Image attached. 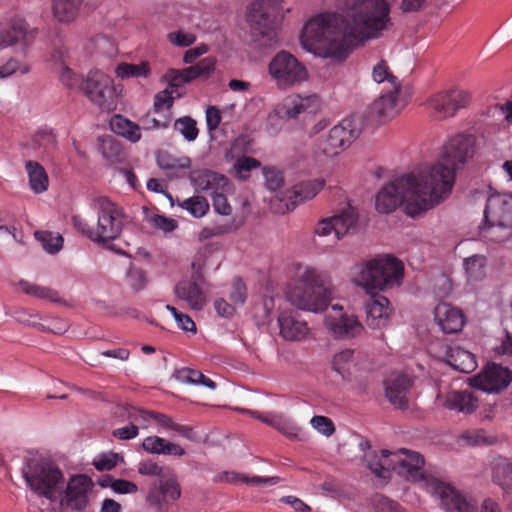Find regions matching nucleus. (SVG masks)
I'll list each match as a JSON object with an SVG mask.
<instances>
[{
	"mask_svg": "<svg viewBox=\"0 0 512 512\" xmlns=\"http://www.w3.org/2000/svg\"><path fill=\"white\" fill-rule=\"evenodd\" d=\"M444 359L453 369L463 373H470L477 367L475 356L459 346H446Z\"/></svg>",
	"mask_w": 512,
	"mask_h": 512,
	"instance_id": "c756f323",
	"label": "nucleus"
},
{
	"mask_svg": "<svg viewBox=\"0 0 512 512\" xmlns=\"http://www.w3.org/2000/svg\"><path fill=\"white\" fill-rule=\"evenodd\" d=\"M424 464V457L418 452L407 449L396 452L382 450L380 459L369 463V468L381 478H389L394 471L408 481L419 483L427 492L440 499L446 512H477V503L473 499L467 498L440 479L426 474Z\"/></svg>",
	"mask_w": 512,
	"mask_h": 512,
	"instance_id": "f03ea898",
	"label": "nucleus"
},
{
	"mask_svg": "<svg viewBox=\"0 0 512 512\" xmlns=\"http://www.w3.org/2000/svg\"><path fill=\"white\" fill-rule=\"evenodd\" d=\"M470 102V95L461 89H450L434 94L429 99V106L439 118L452 117L455 113L466 107Z\"/></svg>",
	"mask_w": 512,
	"mask_h": 512,
	"instance_id": "a211bd4d",
	"label": "nucleus"
},
{
	"mask_svg": "<svg viewBox=\"0 0 512 512\" xmlns=\"http://www.w3.org/2000/svg\"><path fill=\"white\" fill-rule=\"evenodd\" d=\"M100 151L111 164L121 160L123 148L114 138L107 136L101 139Z\"/></svg>",
	"mask_w": 512,
	"mask_h": 512,
	"instance_id": "37998d69",
	"label": "nucleus"
},
{
	"mask_svg": "<svg viewBox=\"0 0 512 512\" xmlns=\"http://www.w3.org/2000/svg\"><path fill=\"white\" fill-rule=\"evenodd\" d=\"M94 208L98 215L95 228L79 215L72 217L73 227L95 243H106L117 239L124 225L125 214L122 207L102 196L95 199Z\"/></svg>",
	"mask_w": 512,
	"mask_h": 512,
	"instance_id": "0eeeda50",
	"label": "nucleus"
},
{
	"mask_svg": "<svg viewBox=\"0 0 512 512\" xmlns=\"http://www.w3.org/2000/svg\"><path fill=\"white\" fill-rule=\"evenodd\" d=\"M464 267L469 281H480L485 276L486 257L473 255L464 260Z\"/></svg>",
	"mask_w": 512,
	"mask_h": 512,
	"instance_id": "a19ab883",
	"label": "nucleus"
},
{
	"mask_svg": "<svg viewBox=\"0 0 512 512\" xmlns=\"http://www.w3.org/2000/svg\"><path fill=\"white\" fill-rule=\"evenodd\" d=\"M93 486V481L85 474L72 476L65 490L60 489V508L63 511H84L89 505Z\"/></svg>",
	"mask_w": 512,
	"mask_h": 512,
	"instance_id": "ddd939ff",
	"label": "nucleus"
},
{
	"mask_svg": "<svg viewBox=\"0 0 512 512\" xmlns=\"http://www.w3.org/2000/svg\"><path fill=\"white\" fill-rule=\"evenodd\" d=\"M312 427L326 437L331 436L335 432V426L332 420L326 416H314L310 420Z\"/></svg>",
	"mask_w": 512,
	"mask_h": 512,
	"instance_id": "6e6d98bb",
	"label": "nucleus"
},
{
	"mask_svg": "<svg viewBox=\"0 0 512 512\" xmlns=\"http://www.w3.org/2000/svg\"><path fill=\"white\" fill-rule=\"evenodd\" d=\"M359 130L352 127L350 120H343L318 140V148L326 156H335L346 149L358 137Z\"/></svg>",
	"mask_w": 512,
	"mask_h": 512,
	"instance_id": "2eb2a0df",
	"label": "nucleus"
},
{
	"mask_svg": "<svg viewBox=\"0 0 512 512\" xmlns=\"http://www.w3.org/2000/svg\"><path fill=\"white\" fill-rule=\"evenodd\" d=\"M158 166L167 172L169 176H180L182 171L191 167V159L187 156L175 158L167 153L158 155Z\"/></svg>",
	"mask_w": 512,
	"mask_h": 512,
	"instance_id": "72a5a7b5",
	"label": "nucleus"
},
{
	"mask_svg": "<svg viewBox=\"0 0 512 512\" xmlns=\"http://www.w3.org/2000/svg\"><path fill=\"white\" fill-rule=\"evenodd\" d=\"M358 221V214L356 210L348 206L343 209L339 214L333 217L320 220L315 226V234L319 237L329 236L334 233V242L340 240L350 230L355 229Z\"/></svg>",
	"mask_w": 512,
	"mask_h": 512,
	"instance_id": "dca6fc26",
	"label": "nucleus"
},
{
	"mask_svg": "<svg viewBox=\"0 0 512 512\" xmlns=\"http://www.w3.org/2000/svg\"><path fill=\"white\" fill-rule=\"evenodd\" d=\"M493 481L504 490L512 489V461L504 457L494 461Z\"/></svg>",
	"mask_w": 512,
	"mask_h": 512,
	"instance_id": "c9c22d12",
	"label": "nucleus"
},
{
	"mask_svg": "<svg viewBox=\"0 0 512 512\" xmlns=\"http://www.w3.org/2000/svg\"><path fill=\"white\" fill-rule=\"evenodd\" d=\"M251 36L261 47H272L278 41L275 9L269 0H255L249 9Z\"/></svg>",
	"mask_w": 512,
	"mask_h": 512,
	"instance_id": "9d476101",
	"label": "nucleus"
},
{
	"mask_svg": "<svg viewBox=\"0 0 512 512\" xmlns=\"http://www.w3.org/2000/svg\"><path fill=\"white\" fill-rule=\"evenodd\" d=\"M111 130L130 142H137L141 139L140 127L122 115H114L110 120Z\"/></svg>",
	"mask_w": 512,
	"mask_h": 512,
	"instance_id": "473e14b6",
	"label": "nucleus"
},
{
	"mask_svg": "<svg viewBox=\"0 0 512 512\" xmlns=\"http://www.w3.org/2000/svg\"><path fill=\"white\" fill-rule=\"evenodd\" d=\"M18 285L23 293L32 297L52 302H57L60 299L58 292L54 289L30 283L26 280H20Z\"/></svg>",
	"mask_w": 512,
	"mask_h": 512,
	"instance_id": "ea45409f",
	"label": "nucleus"
},
{
	"mask_svg": "<svg viewBox=\"0 0 512 512\" xmlns=\"http://www.w3.org/2000/svg\"><path fill=\"white\" fill-rule=\"evenodd\" d=\"M18 71L21 74H27L30 71V68L27 64L11 58L5 64L0 66V78H7Z\"/></svg>",
	"mask_w": 512,
	"mask_h": 512,
	"instance_id": "864d4df0",
	"label": "nucleus"
},
{
	"mask_svg": "<svg viewBox=\"0 0 512 512\" xmlns=\"http://www.w3.org/2000/svg\"><path fill=\"white\" fill-rule=\"evenodd\" d=\"M67 328L68 325L64 320L59 318H53L49 320L47 324L39 323L37 329L43 332H51L53 334L60 335L65 333Z\"/></svg>",
	"mask_w": 512,
	"mask_h": 512,
	"instance_id": "69168bd1",
	"label": "nucleus"
},
{
	"mask_svg": "<svg viewBox=\"0 0 512 512\" xmlns=\"http://www.w3.org/2000/svg\"><path fill=\"white\" fill-rule=\"evenodd\" d=\"M442 201L422 172L403 175L385 185L376 195L375 206L380 213H391L401 204L410 217H416L440 204Z\"/></svg>",
	"mask_w": 512,
	"mask_h": 512,
	"instance_id": "20e7f679",
	"label": "nucleus"
},
{
	"mask_svg": "<svg viewBox=\"0 0 512 512\" xmlns=\"http://www.w3.org/2000/svg\"><path fill=\"white\" fill-rule=\"evenodd\" d=\"M375 512H405V510L397 502L380 496L375 502Z\"/></svg>",
	"mask_w": 512,
	"mask_h": 512,
	"instance_id": "338daca9",
	"label": "nucleus"
},
{
	"mask_svg": "<svg viewBox=\"0 0 512 512\" xmlns=\"http://www.w3.org/2000/svg\"><path fill=\"white\" fill-rule=\"evenodd\" d=\"M31 190L40 194L47 190L49 185L48 175L42 165L36 161L29 160L25 164Z\"/></svg>",
	"mask_w": 512,
	"mask_h": 512,
	"instance_id": "2f4dec72",
	"label": "nucleus"
},
{
	"mask_svg": "<svg viewBox=\"0 0 512 512\" xmlns=\"http://www.w3.org/2000/svg\"><path fill=\"white\" fill-rule=\"evenodd\" d=\"M320 108V98L316 94L301 96L294 94L287 96L280 111L288 118L295 119L301 114H314Z\"/></svg>",
	"mask_w": 512,
	"mask_h": 512,
	"instance_id": "5701e85b",
	"label": "nucleus"
},
{
	"mask_svg": "<svg viewBox=\"0 0 512 512\" xmlns=\"http://www.w3.org/2000/svg\"><path fill=\"white\" fill-rule=\"evenodd\" d=\"M152 413L153 411L134 408L129 412L130 423H134L138 428H147L150 424V420L152 419Z\"/></svg>",
	"mask_w": 512,
	"mask_h": 512,
	"instance_id": "052dcab7",
	"label": "nucleus"
},
{
	"mask_svg": "<svg viewBox=\"0 0 512 512\" xmlns=\"http://www.w3.org/2000/svg\"><path fill=\"white\" fill-rule=\"evenodd\" d=\"M60 80L68 88L80 91L83 90L85 83V79L82 76L73 73L72 70L67 66L62 68Z\"/></svg>",
	"mask_w": 512,
	"mask_h": 512,
	"instance_id": "3c124183",
	"label": "nucleus"
},
{
	"mask_svg": "<svg viewBox=\"0 0 512 512\" xmlns=\"http://www.w3.org/2000/svg\"><path fill=\"white\" fill-rule=\"evenodd\" d=\"M165 440L159 436H148L143 440L142 447L148 453L162 454Z\"/></svg>",
	"mask_w": 512,
	"mask_h": 512,
	"instance_id": "0e129e2a",
	"label": "nucleus"
},
{
	"mask_svg": "<svg viewBox=\"0 0 512 512\" xmlns=\"http://www.w3.org/2000/svg\"><path fill=\"white\" fill-rule=\"evenodd\" d=\"M512 229V193H492L486 201L484 222L479 227L480 236L490 242L507 239Z\"/></svg>",
	"mask_w": 512,
	"mask_h": 512,
	"instance_id": "6e6552de",
	"label": "nucleus"
},
{
	"mask_svg": "<svg viewBox=\"0 0 512 512\" xmlns=\"http://www.w3.org/2000/svg\"><path fill=\"white\" fill-rule=\"evenodd\" d=\"M401 87L394 86L389 92L383 93L369 107V116L379 122L397 115L404 107L399 97Z\"/></svg>",
	"mask_w": 512,
	"mask_h": 512,
	"instance_id": "412c9836",
	"label": "nucleus"
},
{
	"mask_svg": "<svg viewBox=\"0 0 512 512\" xmlns=\"http://www.w3.org/2000/svg\"><path fill=\"white\" fill-rule=\"evenodd\" d=\"M434 315L437 324L448 334L460 332L465 323L462 311L448 303H439L435 307Z\"/></svg>",
	"mask_w": 512,
	"mask_h": 512,
	"instance_id": "bb28decb",
	"label": "nucleus"
},
{
	"mask_svg": "<svg viewBox=\"0 0 512 512\" xmlns=\"http://www.w3.org/2000/svg\"><path fill=\"white\" fill-rule=\"evenodd\" d=\"M286 297L291 305L300 310L323 312L332 300L327 274L315 267L298 266L296 283L288 290Z\"/></svg>",
	"mask_w": 512,
	"mask_h": 512,
	"instance_id": "423d86ee",
	"label": "nucleus"
},
{
	"mask_svg": "<svg viewBox=\"0 0 512 512\" xmlns=\"http://www.w3.org/2000/svg\"><path fill=\"white\" fill-rule=\"evenodd\" d=\"M138 472L146 476H158L160 479L168 475L165 469L152 460L142 461L138 465Z\"/></svg>",
	"mask_w": 512,
	"mask_h": 512,
	"instance_id": "4d7b16f0",
	"label": "nucleus"
},
{
	"mask_svg": "<svg viewBox=\"0 0 512 512\" xmlns=\"http://www.w3.org/2000/svg\"><path fill=\"white\" fill-rule=\"evenodd\" d=\"M474 152L475 137L460 133L448 140L436 163L420 170L423 180L429 182L441 201L451 193L456 171L473 157Z\"/></svg>",
	"mask_w": 512,
	"mask_h": 512,
	"instance_id": "39448f33",
	"label": "nucleus"
},
{
	"mask_svg": "<svg viewBox=\"0 0 512 512\" xmlns=\"http://www.w3.org/2000/svg\"><path fill=\"white\" fill-rule=\"evenodd\" d=\"M127 277L131 288L135 291L142 290L146 285V274L142 269L131 268Z\"/></svg>",
	"mask_w": 512,
	"mask_h": 512,
	"instance_id": "680f3d73",
	"label": "nucleus"
},
{
	"mask_svg": "<svg viewBox=\"0 0 512 512\" xmlns=\"http://www.w3.org/2000/svg\"><path fill=\"white\" fill-rule=\"evenodd\" d=\"M168 39L176 46L188 47L196 41V36L193 33L180 30L178 32L169 33Z\"/></svg>",
	"mask_w": 512,
	"mask_h": 512,
	"instance_id": "bf43d9fd",
	"label": "nucleus"
},
{
	"mask_svg": "<svg viewBox=\"0 0 512 512\" xmlns=\"http://www.w3.org/2000/svg\"><path fill=\"white\" fill-rule=\"evenodd\" d=\"M93 464L98 471H110L117 465V455H102Z\"/></svg>",
	"mask_w": 512,
	"mask_h": 512,
	"instance_id": "774afa93",
	"label": "nucleus"
},
{
	"mask_svg": "<svg viewBox=\"0 0 512 512\" xmlns=\"http://www.w3.org/2000/svg\"><path fill=\"white\" fill-rule=\"evenodd\" d=\"M404 267L401 261L392 256H379L371 259L355 268L354 281L357 285L372 290H386L399 286L403 278ZM391 307L386 297L379 294H371L366 303L367 325L377 329L383 327L389 315Z\"/></svg>",
	"mask_w": 512,
	"mask_h": 512,
	"instance_id": "7ed1b4c3",
	"label": "nucleus"
},
{
	"mask_svg": "<svg viewBox=\"0 0 512 512\" xmlns=\"http://www.w3.org/2000/svg\"><path fill=\"white\" fill-rule=\"evenodd\" d=\"M412 380L407 375H392L385 381V395L389 402L400 409L408 406V394Z\"/></svg>",
	"mask_w": 512,
	"mask_h": 512,
	"instance_id": "393cba45",
	"label": "nucleus"
},
{
	"mask_svg": "<svg viewBox=\"0 0 512 512\" xmlns=\"http://www.w3.org/2000/svg\"><path fill=\"white\" fill-rule=\"evenodd\" d=\"M332 311L335 314L326 316L325 325L335 338L352 339L362 334L364 327L356 316L343 313L338 305H333Z\"/></svg>",
	"mask_w": 512,
	"mask_h": 512,
	"instance_id": "6ab92c4d",
	"label": "nucleus"
},
{
	"mask_svg": "<svg viewBox=\"0 0 512 512\" xmlns=\"http://www.w3.org/2000/svg\"><path fill=\"white\" fill-rule=\"evenodd\" d=\"M461 440L468 445L480 446L494 443V437L487 436L482 429L468 430L461 435Z\"/></svg>",
	"mask_w": 512,
	"mask_h": 512,
	"instance_id": "de8ad7c7",
	"label": "nucleus"
},
{
	"mask_svg": "<svg viewBox=\"0 0 512 512\" xmlns=\"http://www.w3.org/2000/svg\"><path fill=\"white\" fill-rule=\"evenodd\" d=\"M181 496V488L175 476L159 479L148 493L147 501L156 512H168Z\"/></svg>",
	"mask_w": 512,
	"mask_h": 512,
	"instance_id": "f3484780",
	"label": "nucleus"
},
{
	"mask_svg": "<svg viewBox=\"0 0 512 512\" xmlns=\"http://www.w3.org/2000/svg\"><path fill=\"white\" fill-rule=\"evenodd\" d=\"M278 325L281 337L287 341H301L310 332L307 322L301 319L298 312L291 309L279 314Z\"/></svg>",
	"mask_w": 512,
	"mask_h": 512,
	"instance_id": "4be33fe9",
	"label": "nucleus"
},
{
	"mask_svg": "<svg viewBox=\"0 0 512 512\" xmlns=\"http://www.w3.org/2000/svg\"><path fill=\"white\" fill-rule=\"evenodd\" d=\"M180 206L195 218H201L209 211L207 199L198 195L185 199Z\"/></svg>",
	"mask_w": 512,
	"mask_h": 512,
	"instance_id": "c03bdc74",
	"label": "nucleus"
},
{
	"mask_svg": "<svg viewBox=\"0 0 512 512\" xmlns=\"http://www.w3.org/2000/svg\"><path fill=\"white\" fill-rule=\"evenodd\" d=\"M30 147L42 161L53 160L57 151L56 136L51 130L37 131L31 139Z\"/></svg>",
	"mask_w": 512,
	"mask_h": 512,
	"instance_id": "7c9ffc66",
	"label": "nucleus"
},
{
	"mask_svg": "<svg viewBox=\"0 0 512 512\" xmlns=\"http://www.w3.org/2000/svg\"><path fill=\"white\" fill-rule=\"evenodd\" d=\"M479 401L477 396L469 390L450 391L446 394L444 407L463 414H471L478 407Z\"/></svg>",
	"mask_w": 512,
	"mask_h": 512,
	"instance_id": "c85d7f7f",
	"label": "nucleus"
},
{
	"mask_svg": "<svg viewBox=\"0 0 512 512\" xmlns=\"http://www.w3.org/2000/svg\"><path fill=\"white\" fill-rule=\"evenodd\" d=\"M372 76L377 83L388 81L392 85V88H394V86H400L397 78L392 74L385 60H381L374 66Z\"/></svg>",
	"mask_w": 512,
	"mask_h": 512,
	"instance_id": "09e8293b",
	"label": "nucleus"
},
{
	"mask_svg": "<svg viewBox=\"0 0 512 512\" xmlns=\"http://www.w3.org/2000/svg\"><path fill=\"white\" fill-rule=\"evenodd\" d=\"M174 129L189 142L196 140L199 134L196 121L189 116L177 119L174 123Z\"/></svg>",
	"mask_w": 512,
	"mask_h": 512,
	"instance_id": "49530a36",
	"label": "nucleus"
},
{
	"mask_svg": "<svg viewBox=\"0 0 512 512\" xmlns=\"http://www.w3.org/2000/svg\"><path fill=\"white\" fill-rule=\"evenodd\" d=\"M246 298V285L241 279H235L230 292V301L233 303V305H243L246 301Z\"/></svg>",
	"mask_w": 512,
	"mask_h": 512,
	"instance_id": "13d9d810",
	"label": "nucleus"
},
{
	"mask_svg": "<svg viewBox=\"0 0 512 512\" xmlns=\"http://www.w3.org/2000/svg\"><path fill=\"white\" fill-rule=\"evenodd\" d=\"M205 279L199 270H196L191 280H183L174 288L176 296L185 301L191 309L201 310L206 303V295L202 286Z\"/></svg>",
	"mask_w": 512,
	"mask_h": 512,
	"instance_id": "aec40b11",
	"label": "nucleus"
},
{
	"mask_svg": "<svg viewBox=\"0 0 512 512\" xmlns=\"http://www.w3.org/2000/svg\"><path fill=\"white\" fill-rule=\"evenodd\" d=\"M82 92L100 109L113 111L117 94L113 79L99 70H91L85 78Z\"/></svg>",
	"mask_w": 512,
	"mask_h": 512,
	"instance_id": "f8f14e48",
	"label": "nucleus"
},
{
	"mask_svg": "<svg viewBox=\"0 0 512 512\" xmlns=\"http://www.w3.org/2000/svg\"><path fill=\"white\" fill-rule=\"evenodd\" d=\"M268 71L280 89L290 88L308 78L305 66L287 51H281L272 58Z\"/></svg>",
	"mask_w": 512,
	"mask_h": 512,
	"instance_id": "9b49d317",
	"label": "nucleus"
},
{
	"mask_svg": "<svg viewBox=\"0 0 512 512\" xmlns=\"http://www.w3.org/2000/svg\"><path fill=\"white\" fill-rule=\"evenodd\" d=\"M333 369L341 375L342 379L350 381L355 369L354 351L351 349L337 353L333 358Z\"/></svg>",
	"mask_w": 512,
	"mask_h": 512,
	"instance_id": "f704fd0d",
	"label": "nucleus"
},
{
	"mask_svg": "<svg viewBox=\"0 0 512 512\" xmlns=\"http://www.w3.org/2000/svg\"><path fill=\"white\" fill-rule=\"evenodd\" d=\"M322 178L301 182L285 193L281 202H284L286 210H293L297 205L314 198L324 187Z\"/></svg>",
	"mask_w": 512,
	"mask_h": 512,
	"instance_id": "b1692460",
	"label": "nucleus"
},
{
	"mask_svg": "<svg viewBox=\"0 0 512 512\" xmlns=\"http://www.w3.org/2000/svg\"><path fill=\"white\" fill-rule=\"evenodd\" d=\"M470 385L488 393H498L512 382V371L501 364H487L480 373L470 378Z\"/></svg>",
	"mask_w": 512,
	"mask_h": 512,
	"instance_id": "4468645a",
	"label": "nucleus"
},
{
	"mask_svg": "<svg viewBox=\"0 0 512 512\" xmlns=\"http://www.w3.org/2000/svg\"><path fill=\"white\" fill-rule=\"evenodd\" d=\"M220 480L227 483H237L239 481L244 482L252 486H264V485H275L279 482V477H260L253 476L248 477L244 474H238L235 472H224L220 476Z\"/></svg>",
	"mask_w": 512,
	"mask_h": 512,
	"instance_id": "58836bf2",
	"label": "nucleus"
},
{
	"mask_svg": "<svg viewBox=\"0 0 512 512\" xmlns=\"http://www.w3.org/2000/svg\"><path fill=\"white\" fill-rule=\"evenodd\" d=\"M34 39V32L28 30L26 21L20 17L11 19V25L8 30L0 35V48L14 45L22 42L23 45H29Z\"/></svg>",
	"mask_w": 512,
	"mask_h": 512,
	"instance_id": "cd10ccee",
	"label": "nucleus"
},
{
	"mask_svg": "<svg viewBox=\"0 0 512 512\" xmlns=\"http://www.w3.org/2000/svg\"><path fill=\"white\" fill-rule=\"evenodd\" d=\"M152 419L164 429L175 431L188 440H194L196 437L192 427L178 424L166 414L153 412Z\"/></svg>",
	"mask_w": 512,
	"mask_h": 512,
	"instance_id": "4c0bfd02",
	"label": "nucleus"
},
{
	"mask_svg": "<svg viewBox=\"0 0 512 512\" xmlns=\"http://www.w3.org/2000/svg\"><path fill=\"white\" fill-rule=\"evenodd\" d=\"M60 80L68 88L80 91L83 90L85 83V79L82 76L73 73L72 70L67 66L62 68Z\"/></svg>",
	"mask_w": 512,
	"mask_h": 512,
	"instance_id": "603ef678",
	"label": "nucleus"
},
{
	"mask_svg": "<svg viewBox=\"0 0 512 512\" xmlns=\"http://www.w3.org/2000/svg\"><path fill=\"white\" fill-rule=\"evenodd\" d=\"M116 74L120 78L148 77L150 68L147 62H141L140 64L122 63L116 68Z\"/></svg>",
	"mask_w": 512,
	"mask_h": 512,
	"instance_id": "a18cd8bd",
	"label": "nucleus"
},
{
	"mask_svg": "<svg viewBox=\"0 0 512 512\" xmlns=\"http://www.w3.org/2000/svg\"><path fill=\"white\" fill-rule=\"evenodd\" d=\"M389 13L385 0H346L343 15L323 13L305 24L302 46L317 56L342 62L357 46L379 37L390 21Z\"/></svg>",
	"mask_w": 512,
	"mask_h": 512,
	"instance_id": "f257e3e1",
	"label": "nucleus"
},
{
	"mask_svg": "<svg viewBox=\"0 0 512 512\" xmlns=\"http://www.w3.org/2000/svg\"><path fill=\"white\" fill-rule=\"evenodd\" d=\"M189 179L196 192L225 191L228 179L208 169L194 170L190 172Z\"/></svg>",
	"mask_w": 512,
	"mask_h": 512,
	"instance_id": "a878e982",
	"label": "nucleus"
},
{
	"mask_svg": "<svg viewBox=\"0 0 512 512\" xmlns=\"http://www.w3.org/2000/svg\"><path fill=\"white\" fill-rule=\"evenodd\" d=\"M22 474L31 490L38 496L45 497L51 502L58 501L64 482L63 473L58 467L32 458L26 461Z\"/></svg>",
	"mask_w": 512,
	"mask_h": 512,
	"instance_id": "1a4fd4ad",
	"label": "nucleus"
},
{
	"mask_svg": "<svg viewBox=\"0 0 512 512\" xmlns=\"http://www.w3.org/2000/svg\"><path fill=\"white\" fill-rule=\"evenodd\" d=\"M266 187L271 191H276L283 185L284 178L282 172L276 168L265 167L263 169Z\"/></svg>",
	"mask_w": 512,
	"mask_h": 512,
	"instance_id": "5fc2aeb1",
	"label": "nucleus"
},
{
	"mask_svg": "<svg viewBox=\"0 0 512 512\" xmlns=\"http://www.w3.org/2000/svg\"><path fill=\"white\" fill-rule=\"evenodd\" d=\"M212 202L214 210L221 215H230L232 208L228 203L227 197L219 191H215L212 194Z\"/></svg>",
	"mask_w": 512,
	"mask_h": 512,
	"instance_id": "e2e57ef3",
	"label": "nucleus"
},
{
	"mask_svg": "<svg viewBox=\"0 0 512 512\" xmlns=\"http://www.w3.org/2000/svg\"><path fill=\"white\" fill-rule=\"evenodd\" d=\"M35 238L42 244L44 250L51 254L59 252L63 246V237L50 231H36Z\"/></svg>",
	"mask_w": 512,
	"mask_h": 512,
	"instance_id": "79ce46f5",
	"label": "nucleus"
},
{
	"mask_svg": "<svg viewBox=\"0 0 512 512\" xmlns=\"http://www.w3.org/2000/svg\"><path fill=\"white\" fill-rule=\"evenodd\" d=\"M261 163L253 157L243 156L236 160L234 169L236 175L240 179H246L249 176V172L255 168L260 167Z\"/></svg>",
	"mask_w": 512,
	"mask_h": 512,
	"instance_id": "8fccbe9b",
	"label": "nucleus"
},
{
	"mask_svg": "<svg viewBox=\"0 0 512 512\" xmlns=\"http://www.w3.org/2000/svg\"><path fill=\"white\" fill-rule=\"evenodd\" d=\"M83 0H53V13L60 22H71L78 15Z\"/></svg>",
	"mask_w": 512,
	"mask_h": 512,
	"instance_id": "e433bc0d",
	"label": "nucleus"
}]
</instances>
